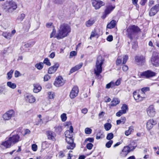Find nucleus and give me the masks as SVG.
<instances>
[{
  "instance_id": "35",
  "label": "nucleus",
  "mask_w": 159,
  "mask_h": 159,
  "mask_svg": "<svg viewBox=\"0 0 159 159\" xmlns=\"http://www.w3.org/2000/svg\"><path fill=\"white\" fill-rule=\"evenodd\" d=\"M104 127L105 130L106 131H108L111 129V125L109 123H107L104 125Z\"/></svg>"
},
{
  "instance_id": "14",
  "label": "nucleus",
  "mask_w": 159,
  "mask_h": 159,
  "mask_svg": "<svg viewBox=\"0 0 159 159\" xmlns=\"http://www.w3.org/2000/svg\"><path fill=\"white\" fill-rule=\"evenodd\" d=\"M147 112L148 115L150 117H153L156 114V112L154 106H150L147 109Z\"/></svg>"
},
{
  "instance_id": "26",
  "label": "nucleus",
  "mask_w": 159,
  "mask_h": 159,
  "mask_svg": "<svg viewBox=\"0 0 159 159\" xmlns=\"http://www.w3.org/2000/svg\"><path fill=\"white\" fill-rule=\"evenodd\" d=\"M95 20L93 19H90L85 22V25L86 27H89L92 26L95 22Z\"/></svg>"
},
{
  "instance_id": "43",
  "label": "nucleus",
  "mask_w": 159,
  "mask_h": 159,
  "mask_svg": "<svg viewBox=\"0 0 159 159\" xmlns=\"http://www.w3.org/2000/svg\"><path fill=\"white\" fill-rule=\"evenodd\" d=\"M43 63L48 66H50L51 65L49 60L47 58H45L44 59Z\"/></svg>"
},
{
  "instance_id": "36",
  "label": "nucleus",
  "mask_w": 159,
  "mask_h": 159,
  "mask_svg": "<svg viewBox=\"0 0 159 159\" xmlns=\"http://www.w3.org/2000/svg\"><path fill=\"white\" fill-rule=\"evenodd\" d=\"M75 144L73 143H69V145L67 146V148L68 149H73L75 147Z\"/></svg>"
},
{
  "instance_id": "44",
  "label": "nucleus",
  "mask_w": 159,
  "mask_h": 159,
  "mask_svg": "<svg viewBox=\"0 0 159 159\" xmlns=\"http://www.w3.org/2000/svg\"><path fill=\"white\" fill-rule=\"evenodd\" d=\"M113 143V141L112 140H110L106 144V146L107 148H110L111 147V145Z\"/></svg>"
},
{
  "instance_id": "11",
  "label": "nucleus",
  "mask_w": 159,
  "mask_h": 159,
  "mask_svg": "<svg viewBox=\"0 0 159 159\" xmlns=\"http://www.w3.org/2000/svg\"><path fill=\"white\" fill-rule=\"evenodd\" d=\"M157 122L153 119H150L148 120L146 123V128L148 130L151 129L153 126L156 125Z\"/></svg>"
},
{
  "instance_id": "18",
  "label": "nucleus",
  "mask_w": 159,
  "mask_h": 159,
  "mask_svg": "<svg viewBox=\"0 0 159 159\" xmlns=\"http://www.w3.org/2000/svg\"><path fill=\"white\" fill-rule=\"evenodd\" d=\"M135 59L136 62L141 65L144 64L145 61V58L143 56H136Z\"/></svg>"
},
{
  "instance_id": "62",
  "label": "nucleus",
  "mask_w": 159,
  "mask_h": 159,
  "mask_svg": "<svg viewBox=\"0 0 159 159\" xmlns=\"http://www.w3.org/2000/svg\"><path fill=\"white\" fill-rule=\"evenodd\" d=\"M107 39L108 41L111 42L113 40V36L111 35H109Z\"/></svg>"
},
{
  "instance_id": "47",
  "label": "nucleus",
  "mask_w": 159,
  "mask_h": 159,
  "mask_svg": "<svg viewBox=\"0 0 159 159\" xmlns=\"http://www.w3.org/2000/svg\"><path fill=\"white\" fill-rule=\"evenodd\" d=\"M48 143L46 141H44L42 143V147L43 148L45 149L48 147Z\"/></svg>"
},
{
  "instance_id": "58",
  "label": "nucleus",
  "mask_w": 159,
  "mask_h": 159,
  "mask_svg": "<svg viewBox=\"0 0 159 159\" xmlns=\"http://www.w3.org/2000/svg\"><path fill=\"white\" fill-rule=\"evenodd\" d=\"M123 114H124L123 113V112L121 111V110L119 111L118 112L116 113V115L117 116L120 117Z\"/></svg>"
},
{
  "instance_id": "42",
  "label": "nucleus",
  "mask_w": 159,
  "mask_h": 159,
  "mask_svg": "<svg viewBox=\"0 0 159 159\" xmlns=\"http://www.w3.org/2000/svg\"><path fill=\"white\" fill-rule=\"evenodd\" d=\"M61 117L62 121H65L67 119L66 114L64 113H63L61 115Z\"/></svg>"
},
{
  "instance_id": "40",
  "label": "nucleus",
  "mask_w": 159,
  "mask_h": 159,
  "mask_svg": "<svg viewBox=\"0 0 159 159\" xmlns=\"http://www.w3.org/2000/svg\"><path fill=\"white\" fill-rule=\"evenodd\" d=\"M128 109V107L126 104H123L121 107V111L123 113H125L126 110Z\"/></svg>"
},
{
  "instance_id": "60",
  "label": "nucleus",
  "mask_w": 159,
  "mask_h": 159,
  "mask_svg": "<svg viewBox=\"0 0 159 159\" xmlns=\"http://www.w3.org/2000/svg\"><path fill=\"white\" fill-rule=\"evenodd\" d=\"M78 70L77 69V68H75V66L72 68L70 71V73L71 74L73 73L74 72H75V71Z\"/></svg>"
},
{
  "instance_id": "33",
  "label": "nucleus",
  "mask_w": 159,
  "mask_h": 159,
  "mask_svg": "<svg viewBox=\"0 0 159 159\" xmlns=\"http://www.w3.org/2000/svg\"><path fill=\"white\" fill-rule=\"evenodd\" d=\"M133 130V127L132 126H130L129 127L128 130L125 131V134L126 136H128Z\"/></svg>"
},
{
  "instance_id": "24",
  "label": "nucleus",
  "mask_w": 159,
  "mask_h": 159,
  "mask_svg": "<svg viewBox=\"0 0 159 159\" xmlns=\"http://www.w3.org/2000/svg\"><path fill=\"white\" fill-rule=\"evenodd\" d=\"M115 6H108L105 10V14L107 15L109 14L115 8Z\"/></svg>"
},
{
  "instance_id": "55",
  "label": "nucleus",
  "mask_w": 159,
  "mask_h": 159,
  "mask_svg": "<svg viewBox=\"0 0 159 159\" xmlns=\"http://www.w3.org/2000/svg\"><path fill=\"white\" fill-rule=\"evenodd\" d=\"M127 146L129 147V150L130 152L131 151L133 150L136 147V146H132L131 145H129Z\"/></svg>"
},
{
  "instance_id": "45",
  "label": "nucleus",
  "mask_w": 159,
  "mask_h": 159,
  "mask_svg": "<svg viewBox=\"0 0 159 159\" xmlns=\"http://www.w3.org/2000/svg\"><path fill=\"white\" fill-rule=\"evenodd\" d=\"M92 130L89 128H86L85 129V132L86 134H90L91 133Z\"/></svg>"
},
{
  "instance_id": "22",
  "label": "nucleus",
  "mask_w": 159,
  "mask_h": 159,
  "mask_svg": "<svg viewBox=\"0 0 159 159\" xmlns=\"http://www.w3.org/2000/svg\"><path fill=\"white\" fill-rule=\"evenodd\" d=\"M134 97L137 102L141 101L143 100V98L139 94H137L136 91H134L133 93Z\"/></svg>"
},
{
  "instance_id": "21",
  "label": "nucleus",
  "mask_w": 159,
  "mask_h": 159,
  "mask_svg": "<svg viewBox=\"0 0 159 159\" xmlns=\"http://www.w3.org/2000/svg\"><path fill=\"white\" fill-rule=\"evenodd\" d=\"M130 152L129 147L127 146L125 147L120 153L121 156L122 157H125Z\"/></svg>"
},
{
  "instance_id": "53",
  "label": "nucleus",
  "mask_w": 159,
  "mask_h": 159,
  "mask_svg": "<svg viewBox=\"0 0 159 159\" xmlns=\"http://www.w3.org/2000/svg\"><path fill=\"white\" fill-rule=\"evenodd\" d=\"M37 145L35 144H33L32 145V149L34 151H35L37 150Z\"/></svg>"
},
{
  "instance_id": "64",
  "label": "nucleus",
  "mask_w": 159,
  "mask_h": 159,
  "mask_svg": "<svg viewBox=\"0 0 159 159\" xmlns=\"http://www.w3.org/2000/svg\"><path fill=\"white\" fill-rule=\"evenodd\" d=\"M30 131L29 129H26L25 131V133L23 134V135L25 136L26 135L28 134H30Z\"/></svg>"
},
{
  "instance_id": "9",
  "label": "nucleus",
  "mask_w": 159,
  "mask_h": 159,
  "mask_svg": "<svg viewBox=\"0 0 159 159\" xmlns=\"http://www.w3.org/2000/svg\"><path fill=\"white\" fill-rule=\"evenodd\" d=\"M128 57L127 55H125L123 57H118L116 61V65H119L121 64L122 63V60L123 59V61L122 63L123 64L125 63L128 60Z\"/></svg>"
},
{
  "instance_id": "17",
  "label": "nucleus",
  "mask_w": 159,
  "mask_h": 159,
  "mask_svg": "<svg viewBox=\"0 0 159 159\" xmlns=\"http://www.w3.org/2000/svg\"><path fill=\"white\" fill-rule=\"evenodd\" d=\"M59 66V64L58 63H56L53 66L50 67L48 69V73L51 74L54 73L57 70Z\"/></svg>"
},
{
  "instance_id": "3",
  "label": "nucleus",
  "mask_w": 159,
  "mask_h": 159,
  "mask_svg": "<svg viewBox=\"0 0 159 159\" xmlns=\"http://www.w3.org/2000/svg\"><path fill=\"white\" fill-rule=\"evenodd\" d=\"M126 31V35L132 40L133 39L138 38V34L139 32H141V30L137 26L132 25L129 26Z\"/></svg>"
},
{
  "instance_id": "63",
  "label": "nucleus",
  "mask_w": 159,
  "mask_h": 159,
  "mask_svg": "<svg viewBox=\"0 0 159 159\" xmlns=\"http://www.w3.org/2000/svg\"><path fill=\"white\" fill-rule=\"evenodd\" d=\"M83 65V63H80L79 64L75 66V68H77V69L78 70Z\"/></svg>"
},
{
  "instance_id": "31",
  "label": "nucleus",
  "mask_w": 159,
  "mask_h": 159,
  "mask_svg": "<svg viewBox=\"0 0 159 159\" xmlns=\"http://www.w3.org/2000/svg\"><path fill=\"white\" fill-rule=\"evenodd\" d=\"M116 86L115 84V82L113 81L111 82L110 83L107 84L106 87L107 89H109L110 88H113Z\"/></svg>"
},
{
  "instance_id": "13",
  "label": "nucleus",
  "mask_w": 159,
  "mask_h": 159,
  "mask_svg": "<svg viewBox=\"0 0 159 159\" xmlns=\"http://www.w3.org/2000/svg\"><path fill=\"white\" fill-rule=\"evenodd\" d=\"M159 11V5L157 4L152 7L149 11V15L152 16L155 15Z\"/></svg>"
},
{
  "instance_id": "34",
  "label": "nucleus",
  "mask_w": 159,
  "mask_h": 159,
  "mask_svg": "<svg viewBox=\"0 0 159 159\" xmlns=\"http://www.w3.org/2000/svg\"><path fill=\"white\" fill-rule=\"evenodd\" d=\"M104 135L101 133V131H99L97 134L96 139H102L104 137Z\"/></svg>"
},
{
  "instance_id": "23",
  "label": "nucleus",
  "mask_w": 159,
  "mask_h": 159,
  "mask_svg": "<svg viewBox=\"0 0 159 159\" xmlns=\"http://www.w3.org/2000/svg\"><path fill=\"white\" fill-rule=\"evenodd\" d=\"M34 88L33 91L35 93L39 92L42 89V87L39 84H33Z\"/></svg>"
},
{
  "instance_id": "41",
  "label": "nucleus",
  "mask_w": 159,
  "mask_h": 159,
  "mask_svg": "<svg viewBox=\"0 0 159 159\" xmlns=\"http://www.w3.org/2000/svg\"><path fill=\"white\" fill-rule=\"evenodd\" d=\"M13 72L14 70H11L9 72L7 73V79L8 80L12 78V75L13 74Z\"/></svg>"
},
{
  "instance_id": "54",
  "label": "nucleus",
  "mask_w": 159,
  "mask_h": 159,
  "mask_svg": "<svg viewBox=\"0 0 159 159\" xmlns=\"http://www.w3.org/2000/svg\"><path fill=\"white\" fill-rule=\"evenodd\" d=\"M138 47V45L137 43L135 42H134L132 44V48L134 49V50H136Z\"/></svg>"
},
{
  "instance_id": "56",
  "label": "nucleus",
  "mask_w": 159,
  "mask_h": 159,
  "mask_svg": "<svg viewBox=\"0 0 159 159\" xmlns=\"http://www.w3.org/2000/svg\"><path fill=\"white\" fill-rule=\"evenodd\" d=\"M89 141L90 142L93 143L94 141V139L92 138H89L85 139V141L86 142Z\"/></svg>"
},
{
  "instance_id": "37",
  "label": "nucleus",
  "mask_w": 159,
  "mask_h": 159,
  "mask_svg": "<svg viewBox=\"0 0 159 159\" xmlns=\"http://www.w3.org/2000/svg\"><path fill=\"white\" fill-rule=\"evenodd\" d=\"M66 142L69 144L70 143H72L74 142V140L73 137H66Z\"/></svg>"
},
{
  "instance_id": "8",
  "label": "nucleus",
  "mask_w": 159,
  "mask_h": 159,
  "mask_svg": "<svg viewBox=\"0 0 159 159\" xmlns=\"http://www.w3.org/2000/svg\"><path fill=\"white\" fill-rule=\"evenodd\" d=\"M79 91L78 87L77 86H74L72 89L70 93V98L71 99L75 98L77 96Z\"/></svg>"
},
{
  "instance_id": "39",
  "label": "nucleus",
  "mask_w": 159,
  "mask_h": 159,
  "mask_svg": "<svg viewBox=\"0 0 159 159\" xmlns=\"http://www.w3.org/2000/svg\"><path fill=\"white\" fill-rule=\"evenodd\" d=\"M114 137V134L112 133H108L106 137V139L109 140H111Z\"/></svg>"
},
{
  "instance_id": "52",
  "label": "nucleus",
  "mask_w": 159,
  "mask_h": 159,
  "mask_svg": "<svg viewBox=\"0 0 159 159\" xmlns=\"http://www.w3.org/2000/svg\"><path fill=\"white\" fill-rule=\"evenodd\" d=\"M77 53L75 51H71L70 53V57L71 58L73 56H75L76 55Z\"/></svg>"
},
{
  "instance_id": "61",
  "label": "nucleus",
  "mask_w": 159,
  "mask_h": 159,
  "mask_svg": "<svg viewBox=\"0 0 159 159\" xmlns=\"http://www.w3.org/2000/svg\"><path fill=\"white\" fill-rule=\"evenodd\" d=\"M121 80V79H118L116 82H115V84L116 86H118L120 84Z\"/></svg>"
},
{
  "instance_id": "12",
  "label": "nucleus",
  "mask_w": 159,
  "mask_h": 159,
  "mask_svg": "<svg viewBox=\"0 0 159 159\" xmlns=\"http://www.w3.org/2000/svg\"><path fill=\"white\" fill-rule=\"evenodd\" d=\"M151 61L153 66H159V53H157L152 58Z\"/></svg>"
},
{
  "instance_id": "51",
  "label": "nucleus",
  "mask_w": 159,
  "mask_h": 159,
  "mask_svg": "<svg viewBox=\"0 0 159 159\" xmlns=\"http://www.w3.org/2000/svg\"><path fill=\"white\" fill-rule=\"evenodd\" d=\"M50 78V76L48 74H46L44 77V81H48Z\"/></svg>"
},
{
  "instance_id": "49",
  "label": "nucleus",
  "mask_w": 159,
  "mask_h": 159,
  "mask_svg": "<svg viewBox=\"0 0 159 159\" xmlns=\"http://www.w3.org/2000/svg\"><path fill=\"white\" fill-rule=\"evenodd\" d=\"M141 90L143 93H145L147 91H149L150 88L149 87H144L142 88Z\"/></svg>"
},
{
  "instance_id": "20",
  "label": "nucleus",
  "mask_w": 159,
  "mask_h": 159,
  "mask_svg": "<svg viewBox=\"0 0 159 159\" xmlns=\"http://www.w3.org/2000/svg\"><path fill=\"white\" fill-rule=\"evenodd\" d=\"M73 128L72 125H70L69 130H66L65 132L66 137H73Z\"/></svg>"
},
{
  "instance_id": "30",
  "label": "nucleus",
  "mask_w": 159,
  "mask_h": 159,
  "mask_svg": "<svg viewBox=\"0 0 159 159\" xmlns=\"http://www.w3.org/2000/svg\"><path fill=\"white\" fill-rule=\"evenodd\" d=\"M2 35L7 39H10L12 37V35L10 33L7 32H3Z\"/></svg>"
},
{
  "instance_id": "2",
  "label": "nucleus",
  "mask_w": 159,
  "mask_h": 159,
  "mask_svg": "<svg viewBox=\"0 0 159 159\" xmlns=\"http://www.w3.org/2000/svg\"><path fill=\"white\" fill-rule=\"evenodd\" d=\"M10 136L8 139L2 143L1 148H9L20 140L19 136L17 134L12 136L11 134Z\"/></svg>"
},
{
  "instance_id": "4",
  "label": "nucleus",
  "mask_w": 159,
  "mask_h": 159,
  "mask_svg": "<svg viewBox=\"0 0 159 159\" xmlns=\"http://www.w3.org/2000/svg\"><path fill=\"white\" fill-rule=\"evenodd\" d=\"M103 61L104 60L102 57L99 56L98 57L96 64V68L94 69V73L98 79H101V78L100 74L102 72V65Z\"/></svg>"
},
{
  "instance_id": "32",
  "label": "nucleus",
  "mask_w": 159,
  "mask_h": 159,
  "mask_svg": "<svg viewBox=\"0 0 159 159\" xmlns=\"http://www.w3.org/2000/svg\"><path fill=\"white\" fill-rule=\"evenodd\" d=\"M54 128L55 132L57 133H59L62 130V127L60 125H56Z\"/></svg>"
},
{
  "instance_id": "7",
  "label": "nucleus",
  "mask_w": 159,
  "mask_h": 159,
  "mask_svg": "<svg viewBox=\"0 0 159 159\" xmlns=\"http://www.w3.org/2000/svg\"><path fill=\"white\" fill-rule=\"evenodd\" d=\"M92 4L95 9L100 8L101 7L105 5V3L99 0H92Z\"/></svg>"
},
{
  "instance_id": "50",
  "label": "nucleus",
  "mask_w": 159,
  "mask_h": 159,
  "mask_svg": "<svg viewBox=\"0 0 159 159\" xmlns=\"http://www.w3.org/2000/svg\"><path fill=\"white\" fill-rule=\"evenodd\" d=\"M48 97L50 99H52L54 98L55 95L53 93L49 92L48 93Z\"/></svg>"
},
{
  "instance_id": "16",
  "label": "nucleus",
  "mask_w": 159,
  "mask_h": 159,
  "mask_svg": "<svg viewBox=\"0 0 159 159\" xmlns=\"http://www.w3.org/2000/svg\"><path fill=\"white\" fill-rule=\"evenodd\" d=\"M48 139L52 141L55 140V133L52 131H48L46 132Z\"/></svg>"
},
{
  "instance_id": "19",
  "label": "nucleus",
  "mask_w": 159,
  "mask_h": 159,
  "mask_svg": "<svg viewBox=\"0 0 159 159\" xmlns=\"http://www.w3.org/2000/svg\"><path fill=\"white\" fill-rule=\"evenodd\" d=\"M10 7L8 8V11L11 12L15 10L17 8V5L16 3L13 1H11L9 2Z\"/></svg>"
},
{
  "instance_id": "27",
  "label": "nucleus",
  "mask_w": 159,
  "mask_h": 159,
  "mask_svg": "<svg viewBox=\"0 0 159 159\" xmlns=\"http://www.w3.org/2000/svg\"><path fill=\"white\" fill-rule=\"evenodd\" d=\"M116 23V21L114 20H112L109 23L107 24V28L110 29L113 28L115 26Z\"/></svg>"
},
{
  "instance_id": "10",
  "label": "nucleus",
  "mask_w": 159,
  "mask_h": 159,
  "mask_svg": "<svg viewBox=\"0 0 159 159\" xmlns=\"http://www.w3.org/2000/svg\"><path fill=\"white\" fill-rule=\"evenodd\" d=\"M64 83V80L61 76H59L56 79L54 84L56 86L59 87L62 86Z\"/></svg>"
},
{
  "instance_id": "15",
  "label": "nucleus",
  "mask_w": 159,
  "mask_h": 159,
  "mask_svg": "<svg viewBox=\"0 0 159 159\" xmlns=\"http://www.w3.org/2000/svg\"><path fill=\"white\" fill-rule=\"evenodd\" d=\"M25 100L30 103H33L35 101V97L30 94H26L25 95Z\"/></svg>"
},
{
  "instance_id": "28",
  "label": "nucleus",
  "mask_w": 159,
  "mask_h": 159,
  "mask_svg": "<svg viewBox=\"0 0 159 159\" xmlns=\"http://www.w3.org/2000/svg\"><path fill=\"white\" fill-rule=\"evenodd\" d=\"M126 120L125 118V117H122L120 119L117 120L116 121L117 125H118L120 124V123H122L124 124L125 123V121Z\"/></svg>"
},
{
  "instance_id": "48",
  "label": "nucleus",
  "mask_w": 159,
  "mask_h": 159,
  "mask_svg": "<svg viewBox=\"0 0 159 159\" xmlns=\"http://www.w3.org/2000/svg\"><path fill=\"white\" fill-rule=\"evenodd\" d=\"M93 146V145L92 143H89L87 144L86 147L88 149L91 150L92 149Z\"/></svg>"
},
{
  "instance_id": "6",
  "label": "nucleus",
  "mask_w": 159,
  "mask_h": 159,
  "mask_svg": "<svg viewBox=\"0 0 159 159\" xmlns=\"http://www.w3.org/2000/svg\"><path fill=\"white\" fill-rule=\"evenodd\" d=\"M15 112L13 110H11L7 111L2 116V117L4 120H8L15 116Z\"/></svg>"
},
{
  "instance_id": "46",
  "label": "nucleus",
  "mask_w": 159,
  "mask_h": 159,
  "mask_svg": "<svg viewBox=\"0 0 159 159\" xmlns=\"http://www.w3.org/2000/svg\"><path fill=\"white\" fill-rule=\"evenodd\" d=\"M25 17V15L23 13L21 14L20 15V17H19L17 19L20 20V21H22Z\"/></svg>"
},
{
  "instance_id": "5",
  "label": "nucleus",
  "mask_w": 159,
  "mask_h": 159,
  "mask_svg": "<svg viewBox=\"0 0 159 159\" xmlns=\"http://www.w3.org/2000/svg\"><path fill=\"white\" fill-rule=\"evenodd\" d=\"M156 74L155 72L151 70H148L142 72L140 74V75L141 78L149 79L155 76Z\"/></svg>"
},
{
  "instance_id": "59",
  "label": "nucleus",
  "mask_w": 159,
  "mask_h": 159,
  "mask_svg": "<svg viewBox=\"0 0 159 159\" xmlns=\"http://www.w3.org/2000/svg\"><path fill=\"white\" fill-rule=\"evenodd\" d=\"M20 72L17 71L16 70L14 73V75L15 77H17L20 75Z\"/></svg>"
},
{
  "instance_id": "25",
  "label": "nucleus",
  "mask_w": 159,
  "mask_h": 159,
  "mask_svg": "<svg viewBox=\"0 0 159 159\" xmlns=\"http://www.w3.org/2000/svg\"><path fill=\"white\" fill-rule=\"evenodd\" d=\"M120 102V101L117 98H114L111 102V103L109 105L110 107H114L116 106Z\"/></svg>"
},
{
  "instance_id": "38",
  "label": "nucleus",
  "mask_w": 159,
  "mask_h": 159,
  "mask_svg": "<svg viewBox=\"0 0 159 159\" xmlns=\"http://www.w3.org/2000/svg\"><path fill=\"white\" fill-rule=\"evenodd\" d=\"M43 66V64L42 62H40L39 63L35 65V66L39 70H41L42 69Z\"/></svg>"
},
{
  "instance_id": "57",
  "label": "nucleus",
  "mask_w": 159,
  "mask_h": 159,
  "mask_svg": "<svg viewBox=\"0 0 159 159\" xmlns=\"http://www.w3.org/2000/svg\"><path fill=\"white\" fill-rule=\"evenodd\" d=\"M28 43L30 47H32L35 44V42L33 40H31L29 41Z\"/></svg>"
},
{
  "instance_id": "29",
  "label": "nucleus",
  "mask_w": 159,
  "mask_h": 159,
  "mask_svg": "<svg viewBox=\"0 0 159 159\" xmlns=\"http://www.w3.org/2000/svg\"><path fill=\"white\" fill-rule=\"evenodd\" d=\"M7 85L8 87L12 89H14L16 87V84L15 83H12L10 81L8 82L7 83Z\"/></svg>"
},
{
  "instance_id": "1",
  "label": "nucleus",
  "mask_w": 159,
  "mask_h": 159,
  "mask_svg": "<svg viewBox=\"0 0 159 159\" xmlns=\"http://www.w3.org/2000/svg\"><path fill=\"white\" fill-rule=\"evenodd\" d=\"M71 30L70 26L68 24L65 23L61 24L56 37L58 39H63L68 35Z\"/></svg>"
}]
</instances>
